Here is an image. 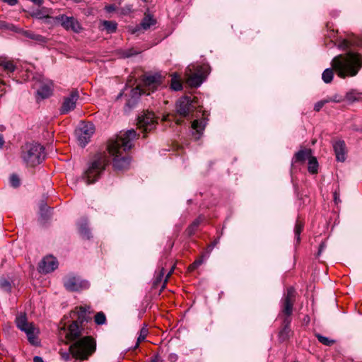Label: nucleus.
<instances>
[{
	"label": "nucleus",
	"instance_id": "a878e982",
	"mask_svg": "<svg viewBox=\"0 0 362 362\" xmlns=\"http://www.w3.org/2000/svg\"><path fill=\"white\" fill-rule=\"evenodd\" d=\"M317 170H318V163L317 161V159H316V158L312 156L308 160V171L310 173L315 174V173H317Z\"/></svg>",
	"mask_w": 362,
	"mask_h": 362
},
{
	"label": "nucleus",
	"instance_id": "49530a36",
	"mask_svg": "<svg viewBox=\"0 0 362 362\" xmlns=\"http://www.w3.org/2000/svg\"><path fill=\"white\" fill-rule=\"evenodd\" d=\"M62 356L65 361H68L69 359V354L68 353L62 354Z\"/></svg>",
	"mask_w": 362,
	"mask_h": 362
},
{
	"label": "nucleus",
	"instance_id": "39448f33",
	"mask_svg": "<svg viewBox=\"0 0 362 362\" xmlns=\"http://www.w3.org/2000/svg\"><path fill=\"white\" fill-rule=\"evenodd\" d=\"M22 158L28 165H38L45 158L44 148L39 144H27L23 148Z\"/></svg>",
	"mask_w": 362,
	"mask_h": 362
},
{
	"label": "nucleus",
	"instance_id": "393cba45",
	"mask_svg": "<svg viewBox=\"0 0 362 362\" xmlns=\"http://www.w3.org/2000/svg\"><path fill=\"white\" fill-rule=\"evenodd\" d=\"M104 29L107 30L108 33H112L115 32L117 29V23L114 21H104L102 22Z\"/></svg>",
	"mask_w": 362,
	"mask_h": 362
},
{
	"label": "nucleus",
	"instance_id": "79ce46f5",
	"mask_svg": "<svg viewBox=\"0 0 362 362\" xmlns=\"http://www.w3.org/2000/svg\"><path fill=\"white\" fill-rule=\"evenodd\" d=\"M86 313V310L84 308H80V313H78V318L79 319L84 318Z\"/></svg>",
	"mask_w": 362,
	"mask_h": 362
},
{
	"label": "nucleus",
	"instance_id": "5fc2aeb1",
	"mask_svg": "<svg viewBox=\"0 0 362 362\" xmlns=\"http://www.w3.org/2000/svg\"><path fill=\"white\" fill-rule=\"evenodd\" d=\"M334 200H335V202L337 203V199H338V196H337V192H334Z\"/></svg>",
	"mask_w": 362,
	"mask_h": 362
},
{
	"label": "nucleus",
	"instance_id": "13d9d810",
	"mask_svg": "<svg viewBox=\"0 0 362 362\" xmlns=\"http://www.w3.org/2000/svg\"><path fill=\"white\" fill-rule=\"evenodd\" d=\"M171 358L172 359H173V358L175 359L176 358V356H171Z\"/></svg>",
	"mask_w": 362,
	"mask_h": 362
},
{
	"label": "nucleus",
	"instance_id": "ddd939ff",
	"mask_svg": "<svg viewBox=\"0 0 362 362\" xmlns=\"http://www.w3.org/2000/svg\"><path fill=\"white\" fill-rule=\"evenodd\" d=\"M57 267L58 262L51 255L44 257L39 263V271L44 274L52 272Z\"/></svg>",
	"mask_w": 362,
	"mask_h": 362
},
{
	"label": "nucleus",
	"instance_id": "3c124183",
	"mask_svg": "<svg viewBox=\"0 0 362 362\" xmlns=\"http://www.w3.org/2000/svg\"><path fill=\"white\" fill-rule=\"evenodd\" d=\"M4 141L3 136L0 134V148H1L4 145Z\"/></svg>",
	"mask_w": 362,
	"mask_h": 362
},
{
	"label": "nucleus",
	"instance_id": "c756f323",
	"mask_svg": "<svg viewBox=\"0 0 362 362\" xmlns=\"http://www.w3.org/2000/svg\"><path fill=\"white\" fill-rule=\"evenodd\" d=\"M106 322V317L103 312H99L95 315V322L97 325H104Z\"/></svg>",
	"mask_w": 362,
	"mask_h": 362
},
{
	"label": "nucleus",
	"instance_id": "bf43d9fd",
	"mask_svg": "<svg viewBox=\"0 0 362 362\" xmlns=\"http://www.w3.org/2000/svg\"><path fill=\"white\" fill-rule=\"evenodd\" d=\"M152 362H156V359H153Z\"/></svg>",
	"mask_w": 362,
	"mask_h": 362
},
{
	"label": "nucleus",
	"instance_id": "bb28decb",
	"mask_svg": "<svg viewBox=\"0 0 362 362\" xmlns=\"http://www.w3.org/2000/svg\"><path fill=\"white\" fill-rule=\"evenodd\" d=\"M333 77H334L333 69H329V68L326 69L322 74V78L323 81L326 83H330L332 81Z\"/></svg>",
	"mask_w": 362,
	"mask_h": 362
},
{
	"label": "nucleus",
	"instance_id": "473e14b6",
	"mask_svg": "<svg viewBox=\"0 0 362 362\" xmlns=\"http://www.w3.org/2000/svg\"><path fill=\"white\" fill-rule=\"evenodd\" d=\"M16 26L13 24L0 21V28L14 32Z\"/></svg>",
	"mask_w": 362,
	"mask_h": 362
},
{
	"label": "nucleus",
	"instance_id": "2f4dec72",
	"mask_svg": "<svg viewBox=\"0 0 362 362\" xmlns=\"http://www.w3.org/2000/svg\"><path fill=\"white\" fill-rule=\"evenodd\" d=\"M316 337H317V339L319 340V341L325 345L331 346L332 344H333L334 343V340L329 339V338L324 337L321 334H318L316 335Z\"/></svg>",
	"mask_w": 362,
	"mask_h": 362
},
{
	"label": "nucleus",
	"instance_id": "c03bdc74",
	"mask_svg": "<svg viewBox=\"0 0 362 362\" xmlns=\"http://www.w3.org/2000/svg\"><path fill=\"white\" fill-rule=\"evenodd\" d=\"M105 10L107 12H112L115 10V8L113 5H109V6H105Z\"/></svg>",
	"mask_w": 362,
	"mask_h": 362
},
{
	"label": "nucleus",
	"instance_id": "c85d7f7f",
	"mask_svg": "<svg viewBox=\"0 0 362 362\" xmlns=\"http://www.w3.org/2000/svg\"><path fill=\"white\" fill-rule=\"evenodd\" d=\"M182 88L180 80L175 75L171 80V88L174 90H180Z\"/></svg>",
	"mask_w": 362,
	"mask_h": 362
},
{
	"label": "nucleus",
	"instance_id": "7ed1b4c3",
	"mask_svg": "<svg viewBox=\"0 0 362 362\" xmlns=\"http://www.w3.org/2000/svg\"><path fill=\"white\" fill-rule=\"evenodd\" d=\"M107 164V159L105 154H96L88 163V168L83 174V179L86 183L90 185L95 182L105 170Z\"/></svg>",
	"mask_w": 362,
	"mask_h": 362
},
{
	"label": "nucleus",
	"instance_id": "a18cd8bd",
	"mask_svg": "<svg viewBox=\"0 0 362 362\" xmlns=\"http://www.w3.org/2000/svg\"><path fill=\"white\" fill-rule=\"evenodd\" d=\"M287 333L288 331L286 330V329H284L280 332V337H281L282 339H285L286 337Z\"/></svg>",
	"mask_w": 362,
	"mask_h": 362
},
{
	"label": "nucleus",
	"instance_id": "a211bd4d",
	"mask_svg": "<svg viewBox=\"0 0 362 362\" xmlns=\"http://www.w3.org/2000/svg\"><path fill=\"white\" fill-rule=\"evenodd\" d=\"M14 33H20L22 35L25 36V37H28V38L35 40V42H38L39 44H43V43L47 42V39L44 36L34 33L29 30H23L21 28H18L17 26L15 29Z\"/></svg>",
	"mask_w": 362,
	"mask_h": 362
},
{
	"label": "nucleus",
	"instance_id": "e433bc0d",
	"mask_svg": "<svg viewBox=\"0 0 362 362\" xmlns=\"http://www.w3.org/2000/svg\"><path fill=\"white\" fill-rule=\"evenodd\" d=\"M329 103V100H327L326 99L322 100L320 101H318L315 104L314 110L317 112L320 111L321 108L327 103Z\"/></svg>",
	"mask_w": 362,
	"mask_h": 362
},
{
	"label": "nucleus",
	"instance_id": "7c9ffc66",
	"mask_svg": "<svg viewBox=\"0 0 362 362\" xmlns=\"http://www.w3.org/2000/svg\"><path fill=\"white\" fill-rule=\"evenodd\" d=\"M148 332V331L146 327H144L143 328H141V329L140 330L139 336L138 337L137 339V343L136 344V347L139 346V344L140 342L143 341L146 339Z\"/></svg>",
	"mask_w": 362,
	"mask_h": 362
},
{
	"label": "nucleus",
	"instance_id": "2eb2a0df",
	"mask_svg": "<svg viewBox=\"0 0 362 362\" xmlns=\"http://www.w3.org/2000/svg\"><path fill=\"white\" fill-rule=\"evenodd\" d=\"M176 110L180 115L187 117L192 110V105L190 99L187 97L180 98L177 102Z\"/></svg>",
	"mask_w": 362,
	"mask_h": 362
},
{
	"label": "nucleus",
	"instance_id": "9d476101",
	"mask_svg": "<svg viewBox=\"0 0 362 362\" xmlns=\"http://www.w3.org/2000/svg\"><path fill=\"white\" fill-rule=\"evenodd\" d=\"M95 132L93 124H82L76 130V135L78 144L82 147L85 146L89 141Z\"/></svg>",
	"mask_w": 362,
	"mask_h": 362
},
{
	"label": "nucleus",
	"instance_id": "5701e85b",
	"mask_svg": "<svg viewBox=\"0 0 362 362\" xmlns=\"http://www.w3.org/2000/svg\"><path fill=\"white\" fill-rule=\"evenodd\" d=\"M0 66L8 72H13L16 69L13 62L6 57H0Z\"/></svg>",
	"mask_w": 362,
	"mask_h": 362
},
{
	"label": "nucleus",
	"instance_id": "1a4fd4ad",
	"mask_svg": "<svg viewBox=\"0 0 362 362\" xmlns=\"http://www.w3.org/2000/svg\"><path fill=\"white\" fill-rule=\"evenodd\" d=\"M66 288L71 291H79L89 288V283L79 276L72 274L66 276L64 282Z\"/></svg>",
	"mask_w": 362,
	"mask_h": 362
},
{
	"label": "nucleus",
	"instance_id": "6e6552de",
	"mask_svg": "<svg viewBox=\"0 0 362 362\" xmlns=\"http://www.w3.org/2000/svg\"><path fill=\"white\" fill-rule=\"evenodd\" d=\"M54 21L67 31L79 33L83 30L81 23L73 16H67L62 14L54 18Z\"/></svg>",
	"mask_w": 362,
	"mask_h": 362
},
{
	"label": "nucleus",
	"instance_id": "412c9836",
	"mask_svg": "<svg viewBox=\"0 0 362 362\" xmlns=\"http://www.w3.org/2000/svg\"><path fill=\"white\" fill-rule=\"evenodd\" d=\"M81 334V329L77 322H73L69 327L68 332L66 333V337L69 340H74L77 339Z\"/></svg>",
	"mask_w": 362,
	"mask_h": 362
},
{
	"label": "nucleus",
	"instance_id": "603ef678",
	"mask_svg": "<svg viewBox=\"0 0 362 362\" xmlns=\"http://www.w3.org/2000/svg\"><path fill=\"white\" fill-rule=\"evenodd\" d=\"M173 271V268H172V269H171V270L170 271V272L168 274V275H167V276H166V279H165V282H166V281H167L168 278L170 276V274H172Z\"/></svg>",
	"mask_w": 362,
	"mask_h": 362
},
{
	"label": "nucleus",
	"instance_id": "b1692460",
	"mask_svg": "<svg viewBox=\"0 0 362 362\" xmlns=\"http://www.w3.org/2000/svg\"><path fill=\"white\" fill-rule=\"evenodd\" d=\"M205 126H206V122L204 120H201V121L194 120L192 122V129L194 130H195L197 132V133L199 134V136H197V139L199 138L200 134H202V132H203V130L205 128Z\"/></svg>",
	"mask_w": 362,
	"mask_h": 362
},
{
	"label": "nucleus",
	"instance_id": "4c0bfd02",
	"mask_svg": "<svg viewBox=\"0 0 362 362\" xmlns=\"http://www.w3.org/2000/svg\"><path fill=\"white\" fill-rule=\"evenodd\" d=\"M10 182L13 187H18L20 185V180L17 175H12L10 177Z\"/></svg>",
	"mask_w": 362,
	"mask_h": 362
},
{
	"label": "nucleus",
	"instance_id": "4be33fe9",
	"mask_svg": "<svg viewBox=\"0 0 362 362\" xmlns=\"http://www.w3.org/2000/svg\"><path fill=\"white\" fill-rule=\"evenodd\" d=\"M311 150L310 149H303L300 150L295 154L293 162H303L306 159L311 158Z\"/></svg>",
	"mask_w": 362,
	"mask_h": 362
},
{
	"label": "nucleus",
	"instance_id": "052dcab7",
	"mask_svg": "<svg viewBox=\"0 0 362 362\" xmlns=\"http://www.w3.org/2000/svg\"><path fill=\"white\" fill-rule=\"evenodd\" d=\"M143 1H146V0H142Z\"/></svg>",
	"mask_w": 362,
	"mask_h": 362
},
{
	"label": "nucleus",
	"instance_id": "dca6fc26",
	"mask_svg": "<svg viewBox=\"0 0 362 362\" xmlns=\"http://www.w3.org/2000/svg\"><path fill=\"white\" fill-rule=\"evenodd\" d=\"M52 83L50 81L40 82L37 90V98L45 99L49 97L52 93Z\"/></svg>",
	"mask_w": 362,
	"mask_h": 362
},
{
	"label": "nucleus",
	"instance_id": "9b49d317",
	"mask_svg": "<svg viewBox=\"0 0 362 362\" xmlns=\"http://www.w3.org/2000/svg\"><path fill=\"white\" fill-rule=\"evenodd\" d=\"M156 118L152 112H144L138 117L137 126L144 132H151L156 124Z\"/></svg>",
	"mask_w": 362,
	"mask_h": 362
},
{
	"label": "nucleus",
	"instance_id": "6ab92c4d",
	"mask_svg": "<svg viewBox=\"0 0 362 362\" xmlns=\"http://www.w3.org/2000/svg\"><path fill=\"white\" fill-rule=\"evenodd\" d=\"M333 148L338 161L344 162L346 160V146L344 141H337L333 144Z\"/></svg>",
	"mask_w": 362,
	"mask_h": 362
},
{
	"label": "nucleus",
	"instance_id": "f257e3e1",
	"mask_svg": "<svg viewBox=\"0 0 362 362\" xmlns=\"http://www.w3.org/2000/svg\"><path fill=\"white\" fill-rule=\"evenodd\" d=\"M136 133L134 129L121 133L115 139H111L107 146V151L113 157L114 168L122 170L128 168L130 160L123 156V151L130 149L132 146V141L136 138Z\"/></svg>",
	"mask_w": 362,
	"mask_h": 362
},
{
	"label": "nucleus",
	"instance_id": "0eeeda50",
	"mask_svg": "<svg viewBox=\"0 0 362 362\" xmlns=\"http://www.w3.org/2000/svg\"><path fill=\"white\" fill-rule=\"evenodd\" d=\"M160 77L156 76H147L144 81V88H141L139 86L132 89V97L136 95H141V94L146 93L149 95L151 92H153L160 86Z\"/></svg>",
	"mask_w": 362,
	"mask_h": 362
},
{
	"label": "nucleus",
	"instance_id": "f704fd0d",
	"mask_svg": "<svg viewBox=\"0 0 362 362\" xmlns=\"http://www.w3.org/2000/svg\"><path fill=\"white\" fill-rule=\"evenodd\" d=\"M303 230V225L300 222H297L295 227V236L298 242L300 241V234Z\"/></svg>",
	"mask_w": 362,
	"mask_h": 362
},
{
	"label": "nucleus",
	"instance_id": "37998d69",
	"mask_svg": "<svg viewBox=\"0 0 362 362\" xmlns=\"http://www.w3.org/2000/svg\"><path fill=\"white\" fill-rule=\"evenodd\" d=\"M4 2L8 4L11 6H14L17 4V0H2Z\"/></svg>",
	"mask_w": 362,
	"mask_h": 362
},
{
	"label": "nucleus",
	"instance_id": "864d4df0",
	"mask_svg": "<svg viewBox=\"0 0 362 362\" xmlns=\"http://www.w3.org/2000/svg\"><path fill=\"white\" fill-rule=\"evenodd\" d=\"M134 54L132 53V52H129V53H127L124 57H131L132 55H134Z\"/></svg>",
	"mask_w": 362,
	"mask_h": 362
},
{
	"label": "nucleus",
	"instance_id": "423d86ee",
	"mask_svg": "<svg viewBox=\"0 0 362 362\" xmlns=\"http://www.w3.org/2000/svg\"><path fill=\"white\" fill-rule=\"evenodd\" d=\"M16 325L21 331H23L28 337L29 342L33 345L38 344L37 339L38 330L35 327L33 323L27 321L25 315H20L16 320Z\"/></svg>",
	"mask_w": 362,
	"mask_h": 362
},
{
	"label": "nucleus",
	"instance_id": "ea45409f",
	"mask_svg": "<svg viewBox=\"0 0 362 362\" xmlns=\"http://www.w3.org/2000/svg\"><path fill=\"white\" fill-rule=\"evenodd\" d=\"M326 100H329V103H330V102L340 103L342 101V98H341V96H340L339 95H335L332 97H329V98H326Z\"/></svg>",
	"mask_w": 362,
	"mask_h": 362
},
{
	"label": "nucleus",
	"instance_id": "58836bf2",
	"mask_svg": "<svg viewBox=\"0 0 362 362\" xmlns=\"http://www.w3.org/2000/svg\"><path fill=\"white\" fill-rule=\"evenodd\" d=\"M80 233L83 238H90V231H89L88 228H87L86 226H81L80 228Z\"/></svg>",
	"mask_w": 362,
	"mask_h": 362
},
{
	"label": "nucleus",
	"instance_id": "f8f14e48",
	"mask_svg": "<svg viewBox=\"0 0 362 362\" xmlns=\"http://www.w3.org/2000/svg\"><path fill=\"white\" fill-rule=\"evenodd\" d=\"M202 69V67H197L195 72H192L190 66L187 68L185 72L186 82L189 86L198 87L203 83L205 75Z\"/></svg>",
	"mask_w": 362,
	"mask_h": 362
},
{
	"label": "nucleus",
	"instance_id": "f03ea898",
	"mask_svg": "<svg viewBox=\"0 0 362 362\" xmlns=\"http://www.w3.org/2000/svg\"><path fill=\"white\" fill-rule=\"evenodd\" d=\"M332 66L340 78L355 76L362 67V56L355 52L337 55L333 58Z\"/></svg>",
	"mask_w": 362,
	"mask_h": 362
},
{
	"label": "nucleus",
	"instance_id": "4d7b16f0",
	"mask_svg": "<svg viewBox=\"0 0 362 362\" xmlns=\"http://www.w3.org/2000/svg\"><path fill=\"white\" fill-rule=\"evenodd\" d=\"M340 47H347V43H346V41H344V44H343V45H340Z\"/></svg>",
	"mask_w": 362,
	"mask_h": 362
},
{
	"label": "nucleus",
	"instance_id": "20e7f679",
	"mask_svg": "<svg viewBox=\"0 0 362 362\" xmlns=\"http://www.w3.org/2000/svg\"><path fill=\"white\" fill-rule=\"evenodd\" d=\"M69 350L74 358L87 359L95 350V341L90 337H84L71 345Z\"/></svg>",
	"mask_w": 362,
	"mask_h": 362
},
{
	"label": "nucleus",
	"instance_id": "6e6d98bb",
	"mask_svg": "<svg viewBox=\"0 0 362 362\" xmlns=\"http://www.w3.org/2000/svg\"><path fill=\"white\" fill-rule=\"evenodd\" d=\"M163 275H164V269H162L160 272V275H159L160 278H161Z\"/></svg>",
	"mask_w": 362,
	"mask_h": 362
},
{
	"label": "nucleus",
	"instance_id": "a19ab883",
	"mask_svg": "<svg viewBox=\"0 0 362 362\" xmlns=\"http://www.w3.org/2000/svg\"><path fill=\"white\" fill-rule=\"evenodd\" d=\"M204 260L202 259L194 261L189 267L190 270H194L197 269L199 266H200L203 263Z\"/></svg>",
	"mask_w": 362,
	"mask_h": 362
},
{
	"label": "nucleus",
	"instance_id": "aec40b11",
	"mask_svg": "<svg viewBox=\"0 0 362 362\" xmlns=\"http://www.w3.org/2000/svg\"><path fill=\"white\" fill-rule=\"evenodd\" d=\"M156 24V20L150 15H146L139 25H136L134 28L132 29V33H136L141 29L146 30L151 28V25Z\"/></svg>",
	"mask_w": 362,
	"mask_h": 362
},
{
	"label": "nucleus",
	"instance_id": "cd10ccee",
	"mask_svg": "<svg viewBox=\"0 0 362 362\" xmlns=\"http://www.w3.org/2000/svg\"><path fill=\"white\" fill-rule=\"evenodd\" d=\"M32 16L39 19L49 18L48 10L45 8L37 10L32 14Z\"/></svg>",
	"mask_w": 362,
	"mask_h": 362
},
{
	"label": "nucleus",
	"instance_id": "72a5a7b5",
	"mask_svg": "<svg viewBox=\"0 0 362 362\" xmlns=\"http://www.w3.org/2000/svg\"><path fill=\"white\" fill-rule=\"evenodd\" d=\"M202 221V218L199 217V218L196 219L192 223V225L188 228V233L189 235H192L196 228L198 227V226L199 225L200 222Z\"/></svg>",
	"mask_w": 362,
	"mask_h": 362
},
{
	"label": "nucleus",
	"instance_id": "c9c22d12",
	"mask_svg": "<svg viewBox=\"0 0 362 362\" xmlns=\"http://www.w3.org/2000/svg\"><path fill=\"white\" fill-rule=\"evenodd\" d=\"M0 288L6 291H9L11 290V284L6 279H3L0 281Z\"/></svg>",
	"mask_w": 362,
	"mask_h": 362
},
{
	"label": "nucleus",
	"instance_id": "de8ad7c7",
	"mask_svg": "<svg viewBox=\"0 0 362 362\" xmlns=\"http://www.w3.org/2000/svg\"><path fill=\"white\" fill-rule=\"evenodd\" d=\"M33 361L34 362H44L42 358L40 356H35Z\"/></svg>",
	"mask_w": 362,
	"mask_h": 362
},
{
	"label": "nucleus",
	"instance_id": "4468645a",
	"mask_svg": "<svg viewBox=\"0 0 362 362\" xmlns=\"http://www.w3.org/2000/svg\"><path fill=\"white\" fill-rule=\"evenodd\" d=\"M78 98L79 95L77 91L71 92L70 95L64 99L62 107L61 108V112L66 114L71 110H73L76 107V103Z\"/></svg>",
	"mask_w": 362,
	"mask_h": 362
},
{
	"label": "nucleus",
	"instance_id": "8fccbe9b",
	"mask_svg": "<svg viewBox=\"0 0 362 362\" xmlns=\"http://www.w3.org/2000/svg\"><path fill=\"white\" fill-rule=\"evenodd\" d=\"M31 1H33V3L37 4V5H40L42 4V1L43 0H30Z\"/></svg>",
	"mask_w": 362,
	"mask_h": 362
},
{
	"label": "nucleus",
	"instance_id": "f3484780",
	"mask_svg": "<svg viewBox=\"0 0 362 362\" xmlns=\"http://www.w3.org/2000/svg\"><path fill=\"white\" fill-rule=\"evenodd\" d=\"M295 300V290L293 288H289L287 290V294L284 303V313L290 315L293 311V304Z\"/></svg>",
	"mask_w": 362,
	"mask_h": 362
},
{
	"label": "nucleus",
	"instance_id": "09e8293b",
	"mask_svg": "<svg viewBox=\"0 0 362 362\" xmlns=\"http://www.w3.org/2000/svg\"><path fill=\"white\" fill-rule=\"evenodd\" d=\"M325 247V245L324 243H322L320 245V249H319V251H318V255H320L321 254V252H322V250H324V248Z\"/></svg>",
	"mask_w": 362,
	"mask_h": 362
}]
</instances>
